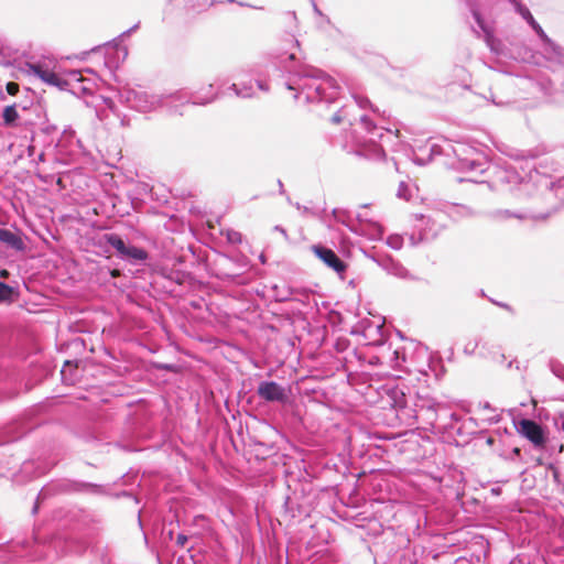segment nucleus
I'll list each match as a JSON object with an SVG mask.
<instances>
[{"instance_id": "32", "label": "nucleus", "mask_w": 564, "mask_h": 564, "mask_svg": "<svg viewBox=\"0 0 564 564\" xmlns=\"http://www.w3.org/2000/svg\"><path fill=\"white\" fill-rule=\"evenodd\" d=\"M368 257L380 267V259L387 258L388 256L375 252V253H370Z\"/></svg>"}, {"instance_id": "39", "label": "nucleus", "mask_w": 564, "mask_h": 564, "mask_svg": "<svg viewBox=\"0 0 564 564\" xmlns=\"http://www.w3.org/2000/svg\"><path fill=\"white\" fill-rule=\"evenodd\" d=\"M414 161H415V163H417V164H420V165H422V164H425V163H426V161H424L423 159L417 158V156H415Z\"/></svg>"}, {"instance_id": "17", "label": "nucleus", "mask_w": 564, "mask_h": 564, "mask_svg": "<svg viewBox=\"0 0 564 564\" xmlns=\"http://www.w3.org/2000/svg\"><path fill=\"white\" fill-rule=\"evenodd\" d=\"M495 217L497 219H501V220L509 219V218H517L519 220H525V219H534L535 220V219H544L545 218L544 215L534 214L530 209L517 210V212H511L509 209H498L495 213Z\"/></svg>"}, {"instance_id": "46", "label": "nucleus", "mask_w": 564, "mask_h": 564, "mask_svg": "<svg viewBox=\"0 0 564 564\" xmlns=\"http://www.w3.org/2000/svg\"><path fill=\"white\" fill-rule=\"evenodd\" d=\"M484 409H485V410H490V411L492 410L491 405H490L488 402H486V403L484 404Z\"/></svg>"}, {"instance_id": "2", "label": "nucleus", "mask_w": 564, "mask_h": 564, "mask_svg": "<svg viewBox=\"0 0 564 564\" xmlns=\"http://www.w3.org/2000/svg\"><path fill=\"white\" fill-rule=\"evenodd\" d=\"M213 84L208 85V91L210 94L204 98L187 94L184 90L155 94L141 88H126L120 93V98L131 109L141 113L152 112L162 107H166L170 113H178L177 106H173L174 102L205 106L216 100L217 94L213 93ZM180 115L182 113L180 112Z\"/></svg>"}, {"instance_id": "30", "label": "nucleus", "mask_w": 564, "mask_h": 564, "mask_svg": "<svg viewBox=\"0 0 564 564\" xmlns=\"http://www.w3.org/2000/svg\"><path fill=\"white\" fill-rule=\"evenodd\" d=\"M478 346V343L475 340V341H469L468 344L465 345L464 347V351L466 354H473L475 351V349L477 348Z\"/></svg>"}, {"instance_id": "28", "label": "nucleus", "mask_w": 564, "mask_h": 564, "mask_svg": "<svg viewBox=\"0 0 564 564\" xmlns=\"http://www.w3.org/2000/svg\"><path fill=\"white\" fill-rule=\"evenodd\" d=\"M6 90L9 95L11 96H15L18 93H19V84L14 83V82H9L7 85H6Z\"/></svg>"}, {"instance_id": "29", "label": "nucleus", "mask_w": 564, "mask_h": 564, "mask_svg": "<svg viewBox=\"0 0 564 564\" xmlns=\"http://www.w3.org/2000/svg\"><path fill=\"white\" fill-rule=\"evenodd\" d=\"M554 425L558 431L564 432V413H558V415L554 417Z\"/></svg>"}, {"instance_id": "19", "label": "nucleus", "mask_w": 564, "mask_h": 564, "mask_svg": "<svg viewBox=\"0 0 564 564\" xmlns=\"http://www.w3.org/2000/svg\"><path fill=\"white\" fill-rule=\"evenodd\" d=\"M514 10L529 23V25L535 31L539 37L545 36V32L543 31L541 25L535 21L532 13L525 6H523L522 3H516Z\"/></svg>"}, {"instance_id": "40", "label": "nucleus", "mask_w": 564, "mask_h": 564, "mask_svg": "<svg viewBox=\"0 0 564 564\" xmlns=\"http://www.w3.org/2000/svg\"><path fill=\"white\" fill-rule=\"evenodd\" d=\"M375 230H376V232H377L379 236H381V235H382V229H381V227H380L379 225H377V224L375 225Z\"/></svg>"}, {"instance_id": "14", "label": "nucleus", "mask_w": 564, "mask_h": 564, "mask_svg": "<svg viewBox=\"0 0 564 564\" xmlns=\"http://www.w3.org/2000/svg\"><path fill=\"white\" fill-rule=\"evenodd\" d=\"M257 394L267 402H285V389L275 381H262L257 388Z\"/></svg>"}, {"instance_id": "21", "label": "nucleus", "mask_w": 564, "mask_h": 564, "mask_svg": "<svg viewBox=\"0 0 564 564\" xmlns=\"http://www.w3.org/2000/svg\"><path fill=\"white\" fill-rule=\"evenodd\" d=\"M19 118L15 105L7 106L2 112V119L6 126H13Z\"/></svg>"}, {"instance_id": "9", "label": "nucleus", "mask_w": 564, "mask_h": 564, "mask_svg": "<svg viewBox=\"0 0 564 564\" xmlns=\"http://www.w3.org/2000/svg\"><path fill=\"white\" fill-rule=\"evenodd\" d=\"M30 68L32 70V73L35 76H37L39 78H41L43 82H45V83H47L50 85L56 86V87H58L59 89H63V90H67L68 89V86H69L70 82H82L83 80V76H82L80 72H78V70L69 72L68 73V78L65 79V78H62L56 73L43 68L39 64H32V65H30Z\"/></svg>"}, {"instance_id": "5", "label": "nucleus", "mask_w": 564, "mask_h": 564, "mask_svg": "<svg viewBox=\"0 0 564 564\" xmlns=\"http://www.w3.org/2000/svg\"><path fill=\"white\" fill-rule=\"evenodd\" d=\"M490 171L488 185L495 191L510 192L518 200H525L538 195L530 170L521 175L511 164L495 165Z\"/></svg>"}, {"instance_id": "11", "label": "nucleus", "mask_w": 564, "mask_h": 564, "mask_svg": "<svg viewBox=\"0 0 564 564\" xmlns=\"http://www.w3.org/2000/svg\"><path fill=\"white\" fill-rule=\"evenodd\" d=\"M257 72L253 67L239 68L234 74V78L238 83H232L228 90H231L239 98H252L254 97V88L251 80H246L245 77L249 75H256Z\"/></svg>"}, {"instance_id": "41", "label": "nucleus", "mask_w": 564, "mask_h": 564, "mask_svg": "<svg viewBox=\"0 0 564 564\" xmlns=\"http://www.w3.org/2000/svg\"><path fill=\"white\" fill-rule=\"evenodd\" d=\"M0 276L7 279L9 276V272L7 270H2Z\"/></svg>"}, {"instance_id": "47", "label": "nucleus", "mask_w": 564, "mask_h": 564, "mask_svg": "<svg viewBox=\"0 0 564 564\" xmlns=\"http://www.w3.org/2000/svg\"><path fill=\"white\" fill-rule=\"evenodd\" d=\"M468 181L475 182V183H484L485 182V181H478L477 178H474V177L468 178Z\"/></svg>"}, {"instance_id": "16", "label": "nucleus", "mask_w": 564, "mask_h": 564, "mask_svg": "<svg viewBox=\"0 0 564 564\" xmlns=\"http://www.w3.org/2000/svg\"><path fill=\"white\" fill-rule=\"evenodd\" d=\"M380 268L388 274L397 276L399 279H409V271L398 261L392 259L390 256L380 259Z\"/></svg>"}, {"instance_id": "54", "label": "nucleus", "mask_w": 564, "mask_h": 564, "mask_svg": "<svg viewBox=\"0 0 564 564\" xmlns=\"http://www.w3.org/2000/svg\"><path fill=\"white\" fill-rule=\"evenodd\" d=\"M3 54L2 46L0 45V56Z\"/></svg>"}, {"instance_id": "27", "label": "nucleus", "mask_w": 564, "mask_h": 564, "mask_svg": "<svg viewBox=\"0 0 564 564\" xmlns=\"http://www.w3.org/2000/svg\"><path fill=\"white\" fill-rule=\"evenodd\" d=\"M354 98H355L357 106L361 109H365L368 106H370V100L367 97L354 96Z\"/></svg>"}, {"instance_id": "42", "label": "nucleus", "mask_w": 564, "mask_h": 564, "mask_svg": "<svg viewBox=\"0 0 564 564\" xmlns=\"http://www.w3.org/2000/svg\"><path fill=\"white\" fill-rule=\"evenodd\" d=\"M296 208L300 209V210H303V213H307L308 212L307 207H301L300 204H296Z\"/></svg>"}, {"instance_id": "7", "label": "nucleus", "mask_w": 564, "mask_h": 564, "mask_svg": "<svg viewBox=\"0 0 564 564\" xmlns=\"http://www.w3.org/2000/svg\"><path fill=\"white\" fill-rule=\"evenodd\" d=\"M358 126L360 130L367 132L368 138L360 144L355 151L357 154L365 155L369 159L381 160L384 158V150L378 143L384 135L383 129L378 128L372 121L365 115L360 116Z\"/></svg>"}, {"instance_id": "6", "label": "nucleus", "mask_w": 564, "mask_h": 564, "mask_svg": "<svg viewBox=\"0 0 564 564\" xmlns=\"http://www.w3.org/2000/svg\"><path fill=\"white\" fill-rule=\"evenodd\" d=\"M393 405L399 409H405L413 403L416 417L422 416L424 422L433 425L437 419V412L443 406L431 394L427 388H417L414 393L409 390L405 393L402 389L395 388L392 391Z\"/></svg>"}, {"instance_id": "35", "label": "nucleus", "mask_w": 564, "mask_h": 564, "mask_svg": "<svg viewBox=\"0 0 564 564\" xmlns=\"http://www.w3.org/2000/svg\"><path fill=\"white\" fill-rule=\"evenodd\" d=\"M429 377V373L426 371H420L417 381L421 382V380L426 381V378Z\"/></svg>"}, {"instance_id": "13", "label": "nucleus", "mask_w": 564, "mask_h": 564, "mask_svg": "<svg viewBox=\"0 0 564 564\" xmlns=\"http://www.w3.org/2000/svg\"><path fill=\"white\" fill-rule=\"evenodd\" d=\"M311 250L325 265L334 270L336 273L341 274L346 271L347 264L334 250L323 245H313Z\"/></svg>"}, {"instance_id": "23", "label": "nucleus", "mask_w": 564, "mask_h": 564, "mask_svg": "<svg viewBox=\"0 0 564 564\" xmlns=\"http://www.w3.org/2000/svg\"><path fill=\"white\" fill-rule=\"evenodd\" d=\"M387 243L389 247H391L392 249L394 250H399L402 248V245H403V239L401 236L399 235H392V236H389L388 239H387Z\"/></svg>"}, {"instance_id": "49", "label": "nucleus", "mask_w": 564, "mask_h": 564, "mask_svg": "<svg viewBox=\"0 0 564 564\" xmlns=\"http://www.w3.org/2000/svg\"><path fill=\"white\" fill-rule=\"evenodd\" d=\"M37 508H39V505H37V502H36V503L34 505V507H33V513H35V512L37 511Z\"/></svg>"}, {"instance_id": "1", "label": "nucleus", "mask_w": 564, "mask_h": 564, "mask_svg": "<svg viewBox=\"0 0 564 564\" xmlns=\"http://www.w3.org/2000/svg\"><path fill=\"white\" fill-rule=\"evenodd\" d=\"M279 65L288 76L284 80L286 89L294 91V99L303 98L305 102H334L338 89L334 78L322 69L296 62L294 53L279 56Z\"/></svg>"}, {"instance_id": "3", "label": "nucleus", "mask_w": 564, "mask_h": 564, "mask_svg": "<svg viewBox=\"0 0 564 564\" xmlns=\"http://www.w3.org/2000/svg\"><path fill=\"white\" fill-rule=\"evenodd\" d=\"M442 154L446 156L453 155V160L446 162V164L460 172L476 175L484 174L490 169L485 154L468 143L446 142L445 145L431 144L429 160Z\"/></svg>"}, {"instance_id": "48", "label": "nucleus", "mask_w": 564, "mask_h": 564, "mask_svg": "<svg viewBox=\"0 0 564 564\" xmlns=\"http://www.w3.org/2000/svg\"><path fill=\"white\" fill-rule=\"evenodd\" d=\"M357 217H358V219H359L360 221L367 220V218H366V217H364L361 214H358V216H357Z\"/></svg>"}, {"instance_id": "4", "label": "nucleus", "mask_w": 564, "mask_h": 564, "mask_svg": "<svg viewBox=\"0 0 564 564\" xmlns=\"http://www.w3.org/2000/svg\"><path fill=\"white\" fill-rule=\"evenodd\" d=\"M525 169L530 170L538 195L549 194L554 186L564 187V149L547 153L532 164L527 162Z\"/></svg>"}, {"instance_id": "36", "label": "nucleus", "mask_w": 564, "mask_h": 564, "mask_svg": "<svg viewBox=\"0 0 564 564\" xmlns=\"http://www.w3.org/2000/svg\"><path fill=\"white\" fill-rule=\"evenodd\" d=\"M404 188H405L404 183H401V184H400V187H399V191H398V196H399V197H405V196H404V194H403Z\"/></svg>"}, {"instance_id": "25", "label": "nucleus", "mask_w": 564, "mask_h": 564, "mask_svg": "<svg viewBox=\"0 0 564 564\" xmlns=\"http://www.w3.org/2000/svg\"><path fill=\"white\" fill-rule=\"evenodd\" d=\"M226 237H227V240L234 245L240 243L242 240L241 234L239 231H236L232 229H228L226 231Z\"/></svg>"}, {"instance_id": "22", "label": "nucleus", "mask_w": 564, "mask_h": 564, "mask_svg": "<svg viewBox=\"0 0 564 564\" xmlns=\"http://www.w3.org/2000/svg\"><path fill=\"white\" fill-rule=\"evenodd\" d=\"M349 106H343L337 112H335L332 117V122L339 123L343 121H348L350 126L354 124L352 119L349 116Z\"/></svg>"}, {"instance_id": "33", "label": "nucleus", "mask_w": 564, "mask_h": 564, "mask_svg": "<svg viewBox=\"0 0 564 564\" xmlns=\"http://www.w3.org/2000/svg\"><path fill=\"white\" fill-rule=\"evenodd\" d=\"M187 542V536L184 535V534H178L177 538H176V544L180 545V546H184L185 543Z\"/></svg>"}, {"instance_id": "24", "label": "nucleus", "mask_w": 564, "mask_h": 564, "mask_svg": "<svg viewBox=\"0 0 564 564\" xmlns=\"http://www.w3.org/2000/svg\"><path fill=\"white\" fill-rule=\"evenodd\" d=\"M13 289L4 282H0V302L11 297Z\"/></svg>"}, {"instance_id": "34", "label": "nucleus", "mask_w": 564, "mask_h": 564, "mask_svg": "<svg viewBox=\"0 0 564 564\" xmlns=\"http://www.w3.org/2000/svg\"><path fill=\"white\" fill-rule=\"evenodd\" d=\"M393 356H394V361H395L394 366L395 367H400L401 364H400L399 359H400L401 352L399 350H394L393 351Z\"/></svg>"}, {"instance_id": "26", "label": "nucleus", "mask_w": 564, "mask_h": 564, "mask_svg": "<svg viewBox=\"0 0 564 564\" xmlns=\"http://www.w3.org/2000/svg\"><path fill=\"white\" fill-rule=\"evenodd\" d=\"M551 369L554 376L564 381V365L556 362L552 365Z\"/></svg>"}, {"instance_id": "44", "label": "nucleus", "mask_w": 564, "mask_h": 564, "mask_svg": "<svg viewBox=\"0 0 564 564\" xmlns=\"http://www.w3.org/2000/svg\"><path fill=\"white\" fill-rule=\"evenodd\" d=\"M278 184L280 187V193L283 194L284 193L283 183L280 180H278Z\"/></svg>"}, {"instance_id": "8", "label": "nucleus", "mask_w": 564, "mask_h": 564, "mask_svg": "<svg viewBox=\"0 0 564 564\" xmlns=\"http://www.w3.org/2000/svg\"><path fill=\"white\" fill-rule=\"evenodd\" d=\"M102 239L111 246L118 253V257L132 264H139L148 260V252L139 247L127 245L117 234H105Z\"/></svg>"}, {"instance_id": "53", "label": "nucleus", "mask_w": 564, "mask_h": 564, "mask_svg": "<svg viewBox=\"0 0 564 564\" xmlns=\"http://www.w3.org/2000/svg\"><path fill=\"white\" fill-rule=\"evenodd\" d=\"M491 420H494L495 422H498L499 421V416L497 415V417H492Z\"/></svg>"}, {"instance_id": "37", "label": "nucleus", "mask_w": 564, "mask_h": 564, "mask_svg": "<svg viewBox=\"0 0 564 564\" xmlns=\"http://www.w3.org/2000/svg\"><path fill=\"white\" fill-rule=\"evenodd\" d=\"M274 230L281 232L285 238H288L286 230L281 226H275Z\"/></svg>"}, {"instance_id": "12", "label": "nucleus", "mask_w": 564, "mask_h": 564, "mask_svg": "<svg viewBox=\"0 0 564 564\" xmlns=\"http://www.w3.org/2000/svg\"><path fill=\"white\" fill-rule=\"evenodd\" d=\"M518 432L529 440L535 447L544 446L546 442L542 426L533 420L521 419L518 424Z\"/></svg>"}, {"instance_id": "18", "label": "nucleus", "mask_w": 564, "mask_h": 564, "mask_svg": "<svg viewBox=\"0 0 564 564\" xmlns=\"http://www.w3.org/2000/svg\"><path fill=\"white\" fill-rule=\"evenodd\" d=\"M0 242L15 251H23L25 248L22 238L7 228H0Z\"/></svg>"}, {"instance_id": "15", "label": "nucleus", "mask_w": 564, "mask_h": 564, "mask_svg": "<svg viewBox=\"0 0 564 564\" xmlns=\"http://www.w3.org/2000/svg\"><path fill=\"white\" fill-rule=\"evenodd\" d=\"M543 42V54L544 56L554 63L564 64V50L553 42L546 34L540 37Z\"/></svg>"}, {"instance_id": "50", "label": "nucleus", "mask_w": 564, "mask_h": 564, "mask_svg": "<svg viewBox=\"0 0 564 564\" xmlns=\"http://www.w3.org/2000/svg\"><path fill=\"white\" fill-rule=\"evenodd\" d=\"M512 4H513V8L516 7V3H520L518 0H509Z\"/></svg>"}, {"instance_id": "31", "label": "nucleus", "mask_w": 564, "mask_h": 564, "mask_svg": "<svg viewBox=\"0 0 564 564\" xmlns=\"http://www.w3.org/2000/svg\"><path fill=\"white\" fill-rule=\"evenodd\" d=\"M256 83L260 90L265 91V93L269 91L270 88L265 80L257 78Z\"/></svg>"}, {"instance_id": "20", "label": "nucleus", "mask_w": 564, "mask_h": 564, "mask_svg": "<svg viewBox=\"0 0 564 564\" xmlns=\"http://www.w3.org/2000/svg\"><path fill=\"white\" fill-rule=\"evenodd\" d=\"M140 26V22L135 23L134 25H132L130 29H128L127 31L122 32L117 39L113 40V45L116 46V48L118 50V52H121L122 53V58L124 59L128 55V48L127 46H123L121 45V42L122 40L130 35L132 32L137 31Z\"/></svg>"}, {"instance_id": "10", "label": "nucleus", "mask_w": 564, "mask_h": 564, "mask_svg": "<svg viewBox=\"0 0 564 564\" xmlns=\"http://www.w3.org/2000/svg\"><path fill=\"white\" fill-rule=\"evenodd\" d=\"M466 7L471 14L473 19L475 20L477 26L479 30H476L473 28V32L479 37L480 32L484 34V40L487 43V45L494 50V30L492 28L486 23L479 8V3L477 0H466Z\"/></svg>"}, {"instance_id": "51", "label": "nucleus", "mask_w": 564, "mask_h": 564, "mask_svg": "<svg viewBox=\"0 0 564 564\" xmlns=\"http://www.w3.org/2000/svg\"><path fill=\"white\" fill-rule=\"evenodd\" d=\"M451 417H452V420L457 421V415H456L455 413H452V414H451Z\"/></svg>"}, {"instance_id": "52", "label": "nucleus", "mask_w": 564, "mask_h": 564, "mask_svg": "<svg viewBox=\"0 0 564 564\" xmlns=\"http://www.w3.org/2000/svg\"><path fill=\"white\" fill-rule=\"evenodd\" d=\"M39 160H41V161H43V160H44V153H41V154H40Z\"/></svg>"}, {"instance_id": "45", "label": "nucleus", "mask_w": 564, "mask_h": 564, "mask_svg": "<svg viewBox=\"0 0 564 564\" xmlns=\"http://www.w3.org/2000/svg\"><path fill=\"white\" fill-rule=\"evenodd\" d=\"M512 452H513V454H514V455H517V456H519V455H520V453H521L520 448H518V447H514Z\"/></svg>"}, {"instance_id": "43", "label": "nucleus", "mask_w": 564, "mask_h": 564, "mask_svg": "<svg viewBox=\"0 0 564 564\" xmlns=\"http://www.w3.org/2000/svg\"><path fill=\"white\" fill-rule=\"evenodd\" d=\"M227 2H229V3H234V2H236V3H238V4H239V6H241V7H246V6H247L246 3H243V2H238V1H236V0H227Z\"/></svg>"}, {"instance_id": "38", "label": "nucleus", "mask_w": 564, "mask_h": 564, "mask_svg": "<svg viewBox=\"0 0 564 564\" xmlns=\"http://www.w3.org/2000/svg\"><path fill=\"white\" fill-rule=\"evenodd\" d=\"M491 101H492V104H495L496 106H502V105H505V102H502L501 100H496L492 96H491Z\"/></svg>"}]
</instances>
